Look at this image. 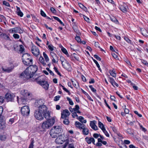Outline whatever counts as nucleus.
Returning <instances> with one entry per match:
<instances>
[{
	"instance_id": "obj_1",
	"label": "nucleus",
	"mask_w": 148,
	"mask_h": 148,
	"mask_svg": "<svg viewBox=\"0 0 148 148\" xmlns=\"http://www.w3.org/2000/svg\"><path fill=\"white\" fill-rule=\"evenodd\" d=\"M30 66L27 68L23 73H22L20 77L24 79L25 78L28 79L32 77L34 74L38 70L37 66L36 65H30Z\"/></svg>"
},
{
	"instance_id": "obj_2",
	"label": "nucleus",
	"mask_w": 148,
	"mask_h": 148,
	"mask_svg": "<svg viewBox=\"0 0 148 148\" xmlns=\"http://www.w3.org/2000/svg\"><path fill=\"white\" fill-rule=\"evenodd\" d=\"M22 60L24 64L27 66H29L32 64L33 60L29 54H23L22 56Z\"/></svg>"
},
{
	"instance_id": "obj_3",
	"label": "nucleus",
	"mask_w": 148,
	"mask_h": 148,
	"mask_svg": "<svg viewBox=\"0 0 148 148\" xmlns=\"http://www.w3.org/2000/svg\"><path fill=\"white\" fill-rule=\"evenodd\" d=\"M33 81L36 82L38 84L41 85L46 90L48 89L49 84L47 81H45L44 79H42L41 76L35 78Z\"/></svg>"
},
{
	"instance_id": "obj_4",
	"label": "nucleus",
	"mask_w": 148,
	"mask_h": 148,
	"mask_svg": "<svg viewBox=\"0 0 148 148\" xmlns=\"http://www.w3.org/2000/svg\"><path fill=\"white\" fill-rule=\"evenodd\" d=\"M55 122V120L54 118L48 119L42 123L41 127L43 129H48L53 125Z\"/></svg>"
},
{
	"instance_id": "obj_5",
	"label": "nucleus",
	"mask_w": 148,
	"mask_h": 148,
	"mask_svg": "<svg viewBox=\"0 0 148 148\" xmlns=\"http://www.w3.org/2000/svg\"><path fill=\"white\" fill-rule=\"evenodd\" d=\"M21 111V114L23 116H27L29 114V107L27 106H25L22 107Z\"/></svg>"
},
{
	"instance_id": "obj_6",
	"label": "nucleus",
	"mask_w": 148,
	"mask_h": 148,
	"mask_svg": "<svg viewBox=\"0 0 148 148\" xmlns=\"http://www.w3.org/2000/svg\"><path fill=\"white\" fill-rule=\"evenodd\" d=\"M31 50L32 53L35 56H38L40 54L38 48L33 44L32 45Z\"/></svg>"
},
{
	"instance_id": "obj_7",
	"label": "nucleus",
	"mask_w": 148,
	"mask_h": 148,
	"mask_svg": "<svg viewBox=\"0 0 148 148\" xmlns=\"http://www.w3.org/2000/svg\"><path fill=\"white\" fill-rule=\"evenodd\" d=\"M64 135H60L55 140L56 143L58 144H62L66 140L64 138Z\"/></svg>"
},
{
	"instance_id": "obj_8",
	"label": "nucleus",
	"mask_w": 148,
	"mask_h": 148,
	"mask_svg": "<svg viewBox=\"0 0 148 148\" xmlns=\"http://www.w3.org/2000/svg\"><path fill=\"white\" fill-rule=\"evenodd\" d=\"M15 97L14 94L7 93L5 95V98L7 102L12 101L14 100Z\"/></svg>"
},
{
	"instance_id": "obj_9",
	"label": "nucleus",
	"mask_w": 148,
	"mask_h": 148,
	"mask_svg": "<svg viewBox=\"0 0 148 148\" xmlns=\"http://www.w3.org/2000/svg\"><path fill=\"white\" fill-rule=\"evenodd\" d=\"M42 113L36 110H35L34 115L35 118L37 120H41L43 119V116L42 115Z\"/></svg>"
},
{
	"instance_id": "obj_10",
	"label": "nucleus",
	"mask_w": 148,
	"mask_h": 148,
	"mask_svg": "<svg viewBox=\"0 0 148 148\" xmlns=\"http://www.w3.org/2000/svg\"><path fill=\"white\" fill-rule=\"evenodd\" d=\"M52 63H57L58 62V57L57 55L53 51L50 52Z\"/></svg>"
},
{
	"instance_id": "obj_11",
	"label": "nucleus",
	"mask_w": 148,
	"mask_h": 148,
	"mask_svg": "<svg viewBox=\"0 0 148 148\" xmlns=\"http://www.w3.org/2000/svg\"><path fill=\"white\" fill-rule=\"evenodd\" d=\"M51 130L54 132H55L59 134L62 131L61 127L59 126H54L51 129Z\"/></svg>"
},
{
	"instance_id": "obj_12",
	"label": "nucleus",
	"mask_w": 148,
	"mask_h": 148,
	"mask_svg": "<svg viewBox=\"0 0 148 148\" xmlns=\"http://www.w3.org/2000/svg\"><path fill=\"white\" fill-rule=\"evenodd\" d=\"M70 113L67 110H65L61 113V119L64 118H69V116L70 115Z\"/></svg>"
},
{
	"instance_id": "obj_13",
	"label": "nucleus",
	"mask_w": 148,
	"mask_h": 148,
	"mask_svg": "<svg viewBox=\"0 0 148 148\" xmlns=\"http://www.w3.org/2000/svg\"><path fill=\"white\" fill-rule=\"evenodd\" d=\"M14 68L13 66H2V69L4 72L7 73H10L11 72Z\"/></svg>"
},
{
	"instance_id": "obj_14",
	"label": "nucleus",
	"mask_w": 148,
	"mask_h": 148,
	"mask_svg": "<svg viewBox=\"0 0 148 148\" xmlns=\"http://www.w3.org/2000/svg\"><path fill=\"white\" fill-rule=\"evenodd\" d=\"M62 65L63 68L67 71H71L72 68L71 65L68 61L63 64H62Z\"/></svg>"
},
{
	"instance_id": "obj_15",
	"label": "nucleus",
	"mask_w": 148,
	"mask_h": 148,
	"mask_svg": "<svg viewBox=\"0 0 148 148\" xmlns=\"http://www.w3.org/2000/svg\"><path fill=\"white\" fill-rule=\"evenodd\" d=\"M5 122L2 117L0 118V129L3 130L5 128Z\"/></svg>"
},
{
	"instance_id": "obj_16",
	"label": "nucleus",
	"mask_w": 148,
	"mask_h": 148,
	"mask_svg": "<svg viewBox=\"0 0 148 148\" xmlns=\"http://www.w3.org/2000/svg\"><path fill=\"white\" fill-rule=\"evenodd\" d=\"M127 5L125 3H123L120 6V9L124 13H126L127 10Z\"/></svg>"
},
{
	"instance_id": "obj_17",
	"label": "nucleus",
	"mask_w": 148,
	"mask_h": 148,
	"mask_svg": "<svg viewBox=\"0 0 148 148\" xmlns=\"http://www.w3.org/2000/svg\"><path fill=\"white\" fill-rule=\"evenodd\" d=\"M96 121H90V126L93 130H98L97 126L96 125Z\"/></svg>"
},
{
	"instance_id": "obj_18",
	"label": "nucleus",
	"mask_w": 148,
	"mask_h": 148,
	"mask_svg": "<svg viewBox=\"0 0 148 148\" xmlns=\"http://www.w3.org/2000/svg\"><path fill=\"white\" fill-rule=\"evenodd\" d=\"M75 125L76 127L80 130L83 129L85 125L83 124H82L78 121H76L75 122Z\"/></svg>"
},
{
	"instance_id": "obj_19",
	"label": "nucleus",
	"mask_w": 148,
	"mask_h": 148,
	"mask_svg": "<svg viewBox=\"0 0 148 148\" xmlns=\"http://www.w3.org/2000/svg\"><path fill=\"white\" fill-rule=\"evenodd\" d=\"M37 110L43 113L47 110V108L45 105H43L41 107H39Z\"/></svg>"
},
{
	"instance_id": "obj_20",
	"label": "nucleus",
	"mask_w": 148,
	"mask_h": 148,
	"mask_svg": "<svg viewBox=\"0 0 148 148\" xmlns=\"http://www.w3.org/2000/svg\"><path fill=\"white\" fill-rule=\"evenodd\" d=\"M12 33H23L22 30L19 27H15L12 29Z\"/></svg>"
},
{
	"instance_id": "obj_21",
	"label": "nucleus",
	"mask_w": 148,
	"mask_h": 148,
	"mask_svg": "<svg viewBox=\"0 0 148 148\" xmlns=\"http://www.w3.org/2000/svg\"><path fill=\"white\" fill-rule=\"evenodd\" d=\"M85 140L88 144H90L91 143V142H92L93 144H95V140L93 138H89L87 137L85 138Z\"/></svg>"
},
{
	"instance_id": "obj_22",
	"label": "nucleus",
	"mask_w": 148,
	"mask_h": 148,
	"mask_svg": "<svg viewBox=\"0 0 148 148\" xmlns=\"http://www.w3.org/2000/svg\"><path fill=\"white\" fill-rule=\"evenodd\" d=\"M43 103L42 100L40 99L37 101L35 102V107H37L38 108L39 107H41L43 105H44Z\"/></svg>"
},
{
	"instance_id": "obj_23",
	"label": "nucleus",
	"mask_w": 148,
	"mask_h": 148,
	"mask_svg": "<svg viewBox=\"0 0 148 148\" xmlns=\"http://www.w3.org/2000/svg\"><path fill=\"white\" fill-rule=\"evenodd\" d=\"M46 119H49L50 117V112L47 110L43 113V116Z\"/></svg>"
},
{
	"instance_id": "obj_24",
	"label": "nucleus",
	"mask_w": 148,
	"mask_h": 148,
	"mask_svg": "<svg viewBox=\"0 0 148 148\" xmlns=\"http://www.w3.org/2000/svg\"><path fill=\"white\" fill-rule=\"evenodd\" d=\"M82 130V133L84 135H87L89 134V130L88 128L86 127L85 126L83 129Z\"/></svg>"
},
{
	"instance_id": "obj_25",
	"label": "nucleus",
	"mask_w": 148,
	"mask_h": 148,
	"mask_svg": "<svg viewBox=\"0 0 148 148\" xmlns=\"http://www.w3.org/2000/svg\"><path fill=\"white\" fill-rule=\"evenodd\" d=\"M50 134L52 138H56L58 136H60L59 134L55 132H53V131L51 130L50 132Z\"/></svg>"
},
{
	"instance_id": "obj_26",
	"label": "nucleus",
	"mask_w": 148,
	"mask_h": 148,
	"mask_svg": "<svg viewBox=\"0 0 148 148\" xmlns=\"http://www.w3.org/2000/svg\"><path fill=\"white\" fill-rule=\"evenodd\" d=\"M21 94L24 97H26L30 95V94L28 92L27 90H22L21 91Z\"/></svg>"
},
{
	"instance_id": "obj_27",
	"label": "nucleus",
	"mask_w": 148,
	"mask_h": 148,
	"mask_svg": "<svg viewBox=\"0 0 148 148\" xmlns=\"http://www.w3.org/2000/svg\"><path fill=\"white\" fill-rule=\"evenodd\" d=\"M39 61L41 64H42L43 66H45L46 65V64L45 62V60L44 58L42 56L40 57L39 58Z\"/></svg>"
},
{
	"instance_id": "obj_28",
	"label": "nucleus",
	"mask_w": 148,
	"mask_h": 148,
	"mask_svg": "<svg viewBox=\"0 0 148 148\" xmlns=\"http://www.w3.org/2000/svg\"><path fill=\"white\" fill-rule=\"evenodd\" d=\"M7 138V136L6 134H0V140L1 141H4L6 140Z\"/></svg>"
},
{
	"instance_id": "obj_29",
	"label": "nucleus",
	"mask_w": 148,
	"mask_h": 148,
	"mask_svg": "<svg viewBox=\"0 0 148 148\" xmlns=\"http://www.w3.org/2000/svg\"><path fill=\"white\" fill-rule=\"evenodd\" d=\"M71 81L73 85L77 89H78L79 88V84L76 81H74L71 80Z\"/></svg>"
},
{
	"instance_id": "obj_30",
	"label": "nucleus",
	"mask_w": 148,
	"mask_h": 148,
	"mask_svg": "<svg viewBox=\"0 0 148 148\" xmlns=\"http://www.w3.org/2000/svg\"><path fill=\"white\" fill-rule=\"evenodd\" d=\"M77 119L82 123H86V121L84 120V117L82 116H79Z\"/></svg>"
},
{
	"instance_id": "obj_31",
	"label": "nucleus",
	"mask_w": 148,
	"mask_h": 148,
	"mask_svg": "<svg viewBox=\"0 0 148 148\" xmlns=\"http://www.w3.org/2000/svg\"><path fill=\"white\" fill-rule=\"evenodd\" d=\"M64 119L63 121V123L65 125H68L69 123V118H64L62 119Z\"/></svg>"
},
{
	"instance_id": "obj_32",
	"label": "nucleus",
	"mask_w": 148,
	"mask_h": 148,
	"mask_svg": "<svg viewBox=\"0 0 148 148\" xmlns=\"http://www.w3.org/2000/svg\"><path fill=\"white\" fill-rule=\"evenodd\" d=\"M43 55L45 59V61L47 62H48L49 61V59L47 55L45 52H43Z\"/></svg>"
},
{
	"instance_id": "obj_33",
	"label": "nucleus",
	"mask_w": 148,
	"mask_h": 148,
	"mask_svg": "<svg viewBox=\"0 0 148 148\" xmlns=\"http://www.w3.org/2000/svg\"><path fill=\"white\" fill-rule=\"evenodd\" d=\"M98 126L102 130L105 129L103 124L100 121H98Z\"/></svg>"
},
{
	"instance_id": "obj_34",
	"label": "nucleus",
	"mask_w": 148,
	"mask_h": 148,
	"mask_svg": "<svg viewBox=\"0 0 148 148\" xmlns=\"http://www.w3.org/2000/svg\"><path fill=\"white\" fill-rule=\"evenodd\" d=\"M20 49L19 51L21 53H23L25 51V48L24 46L22 45H19Z\"/></svg>"
},
{
	"instance_id": "obj_35",
	"label": "nucleus",
	"mask_w": 148,
	"mask_h": 148,
	"mask_svg": "<svg viewBox=\"0 0 148 148\" xmlns=\"http://www.w3.org/2000/svg\"><path fill=\"white\" fill-rule=\"evenodd\" d=\"M61 50L68 57H69V55L67 51V50L64 47H62L61 48Z\"/></svg>"
},
{
	"instance_id": "obj_36",
	"label": "nucleus",
	"mask_w": 148,
	"mask_h": 148,
	"mask_svg": "<svg viewBox=\"0 0 148 148\" xmlns=\"http://www.w3.org/2000/svg\"><path fill=\"white\" fill-rule=\"evenodd\" d=\"M60 60L61 62L62 65L67 61L63 56L60 57Z\"/></svg>"
},
{
	"instance_id": "obj_37",
	"label": "nucleus",
	"mask_w": 148,
	"mask_h": 148,
	"mask_svg": "<svg viewBox=\"0 0 148 148\" xmlns=\"http://www.w3.org/2000/svg\"><path fill=\"white\" fill-rule=\"evenodd\" d=\"M110 73L111 75L114 77H116V74L115 73V71L114 69L110 71Z\"/></svg>"
},
{
	"instance_id": "obj_38",
	"label": "nucleus",
	"mask_w": 148,
	"mask_h": 148,
	"mask_svg": "<svg viewBox=\"0 0 148 148\" xmlns=\"http://www.w3.org/2000/svg\"><path fill=\"white\" fill-rule=\"evenodd\" d=\"M31 143L29 145V148H33L34 143V140L33 138H32L31 140Z\"/></svg>"
},
{
	"instance_id": "obj_39",
	"label": "nucleus",
	"mask_w": 148,
	"mask_h": 148,
	"mask_svg": "<svg viewBox=\"0 0 148 148\" xmlns=\"http://www.w3.org/2000/svg\"><path fill=\"white\" fill-rule=\"evenodd\" d=\"M111 21L116 24H118V21L117 19L115 17L112 16L110 18Z\"/></svg>"
},
{
	"instance_id": "obj_40",
	"label": "nucleus",
	"mask_w": 148,
	"mask_h": 148,
	"mask_svg": "<svg viewBox=\"0 0 148 148\" xmlns=\"http://www.w3.org/2000/svg\"><path fill=\"white\" fill-rule=\"evenodd\" d=\"M53 17L55 19L58 21L61 25H62L63 26L64 25L63 23L60 19L58 18L56 16H53Z\"/></svg>"
},
{
	"instance_id": "obj_41",
	"label": "nucleus",
	"mask_w": 148,
	"mask_h": 148,
	"mask_svg": "<svg viewBox=\"0 0 148 148\" xmlns=\"http://www.w3.org/2000/svg\"><path fill=\"white\" fill-rule=\"evenodd\" d=\"M93 61L95 63V64H96V65L98 68L99 69V70L101 71V70L100 68V66L98 64L97 62L95 59H93Z\"/></svg>"
},
{
	"instance_id": "obj_42",
	"label": "nucleus",
	"mask_w": 148,
	"mask_h": 148,
	"mask_svg": "<svg viewBox=\"0 0 148 148\" xmlns=\"http://www.w3.org/2000/svg\"><path fill=\"white\" fill-rule=\"evenodd\" d=\"M126 107V106H124L123 107H122V108L124 109V112L125 114H127L129 112V110L128 109L125 108Z\"/></svg>"
},
{
	"instance_id": "obj_43",
	"label": "nucleus",
	"mask_w": 148,
	"mask_h": 148,
	"mask_svg": "<svg viewBox=\"0 0 148 148\" xmlns=\"http://www.w3.org/2000/svg\"><path fill=\"white\" fill-rule=\"evenodd\" d=\"M66 99L67 100L69 101V104L71 105H73V103L71 99L69 97H67Z\"/></svg>"
},
{
	"instance_id": "obj_44",
	"label": "nucleus",
	"mask_w": 148,
	"mask_h": 148,
	"mask_svg": "<svg viewBox=\"0 0 148 148\" xmlns=\"http://www.w3.org/2000/svg\"><path fill=\"white\" fill-rule=\"evenodd\" d=\"M49 49L51 51H52L54 50V47L52 45H49L48 46Z\"/></svg>"
},
{
	"instance_id": "obj_45",
	"label": "nucleus",
	"mask_w": 148,
	"mask_h": 148,
	"mask_svg": "<svg viewBox=\"0 0 148 148\" xmlns=\"http://www.w3.org/2000/svg\"><path fill=\"white\" fill-rule=\"evenodd\" d=\"M89 87L90 89L94 93H96V90L95 88H94L92 86V85H90L89 86Z\"/></svg>"
},
{
	"instance_id": "obj_46",
	"label": "nucleus",
	"mask_w": 148,
	"mask_h": 148,
	"mask_svg": "<svg viewBox=\"0 0 148 148\" xmlns=\"http://www.w3.org/2000/svg\"><path fill=\"white\" fill-rule=\"evenodd\" d=\"M109 81L111 83L112 85L113 86H114V85L113 84V83L115 81L114 80V79L112 77H109Z\"/></svg>"
},
{
	"instance_id": "obj_47",
	"label": "nucleus",
	"mask_w": 148,
	"mask_h": 148,
	"mask_svg": "<svg viewBox=\"0 0 148 148\" xmlns=\"http://www.w3.org/2000/svg\"><path fill=\"white\" fill-rule=\"evenodd\" d=\"M3 4L9 7L10 8V6L9 3L6 1H3Z\"/></svg>"
},
{
	"instance_id": "obj_48",
	"label": "nucleus",
	"mask_w": 148,
	"mask_h": 148,
	"mask_svg": "<svg viewBox=\"0 0 148 148\" xmlns=\"http://www.w3.org/2000/svg\"><path fill=\"white\" fill-rule=\"evenodd\" d=\"M103 133H104L106 136L108 137H109V134L108 133L107 131L106 130V129L102 130Z\"/></svg>"
},
{
	"instance_id": "obj_49",
	"label": "nucleus",
	"mask_w": 148,
	"mask_h": 148,
	"mask_svg": "<svg viewBox=\"0 0 148 148\" xmlns=\"http://www.w3.org/2000/svg\"><path fill=\"white\" fill-rule=\"evenodd\" d=\"M53 69L58 75H59L60 76H61L60 73L58 71L57 68L56 67L54 66L53 68Z\"/></svg>"
},
{
	"instance_id": "obj_50",
	"label": "nucleus",
	"mask_w": 148,
	"mask_h": 148,
	"mask_svg": "<svg viewBox=\"0 0 148 148\" xmlns=\"http://www.w3.org/2000/svg\"><path fill=\"white\" fill-rule=\"evenodd\" d=\"M141 62L143 63L144 65H145L147 66L148 67V63L147 62L144 60H141Z\"/></svg>"
},
{
	"instance_id": "obj_51",
	"label": "nucleus",
	"mask_w": 148,
	"mask_h": 148,
	"mask_svg": "<svg viewBox=\"0 0 148 148\" xmlns=\"http://www.w3.org/2000/svg\"><path fill=\"white\" fill-rule=\"evenodd\" d=\"M127 118L128 119V121H130V120L133 119V116L132 114H129L128 116H127Z\"/></svg>"
},
{
	"instance_id": "obj_52",
	"label": "nucleus",
	"mask_w": 148,
	"mask_h": 148,
	"mask_svg": "<svg viewBox=\"0 0 148 148\" xmlns=\"http://www.w3.org/2000/svg\"><path fill=\"white\" fill-rule=\"evenodd\" d=\"M13 36L15 39H19L20 37L19 35L16 34H14Z\"/></svg>"
},
{
	"instance_id": "obj_53",
	"label": "nucleus",
	"mask_w": 148,
	"mask_h": 148,
	"mask_svg": "<svg viewBox=\"0 0 148 148\" xmlns=\"http://www.w3.org/2000/svg\"><path fill=\"white\" fill-rule=\"evenodd\" d=\"M75 107V108H73V110L75 111H77L79 108V106L77 105H76Z\"/></svg>"
},
{
	"instance_id": "obj_54",
	"label": "nucleus",
	"mask_w": 148,
	"mask_h": 148,
	"mask_svg": "<svg viewBox=\"0 0 148 148\" xmlns=\"http://www.w3.org/2000/svg\"><path fill=\"white\" fill-rule=\"evenodd\" d=\"M14 118H11L9 120L8 123L10 125H12L14 122Z\"/></svg>"
},
{
	"instance_id": "obj_55",
	"label": "nucleus",
	"mask_w": 148,
	"mask_h": 148,
	"mask_svg": "<svg viewBox=\"0 0 148 148\" xmlns=\"http://www.w3.org/2000/svg\"><path fill=\"white\" fill-rule=\"evenodd\" d=\"M3 38L7 40H10L9 36L6 34H5V36L3 37Z\"/></svg>"
},
{
	"instance_id": "obj_56",
	"label": "nucleus",
	"mask_w": 148,
	"mask_h": 148,
	"mask_svg": "<svg viewBox=\"0 0 148 148\" xmlns=\"http://www.w3.org/2000/svg\"><path fill=\"white\" fill-rule=\"evenodd\" d=\"M60 97L59 96H56L54 98V100L55 101H57L59 100Z\"/></svg>"
},
{
	"instance_id": "obj_57",
	"label": "nucleus",
	"mask_w": 148,
	"mask_h": 148,
	"mask_svg": "<svg viewBox=\"0 0 148 148\" xmlns=\"http://www.w3.org/2000/svg\"><path fill=\"white\" fill-rule=\"evenodd\" d=\"M40 14L41 15L43 16L44 17H46V15L45 13L42 10H41L40 11Z\"/></svg>"
},
{
	"instance_id": "obj_58",
	"label": "nucleus",
	"mask_w": 148,
	"mask_h": 148,
	"mask_svg": "<svg viewBox=\"0 0 148 148\" xmlns=\"http://www.w3.org/2000/svg\"><path fill=\"white\" fill-rule=\"evenodd\" d=\"M94 57L98 60L100 61L101 60V58L96 55H94Z\"/></svg>"
},
{
	"instance_id": "obj_59",
	"label": "nucleus",
	"mask_w": 148,
	"mask_h": 148,
	"mask_svg": "<svg viewBox=\"0 0 148 148\" xmlns=\"http://www.w3.org/2000/svg\"><path fill=\"white\" fill-rule=\"evenodd\" d=\"M75 39L78 42H80L81 41V39H80V38L79 36L76 37L75 38Z\"/></svg>"
},
{
	"instance_id": "obj_60",
	"label": "nucleus",
	"mask_w": 148,
	"mask_h": 148,
	"mask_svg": "<svg viewBox=\"0 0 148 148\" xmlns=\"http://www.w3.org/2000/svg\"><path fill=\"white\" fill-rule=\"evenodd\" d=\"M83 17L85 21H86L87 22H89V19L87 17V16L84 15H83Z\"/></svg>"
},
{
	"instance_id": "obj_61",
	"label": "nucleus",
	"mask_w": 148,
	"mask_h": 148,
	"mask_svg": "<svg viewBox=\"0 0 148 148\" xmlns=\"http://www.w3.org/2000/svg\"><path fill=\"white\" fill-rule=\"evenodd\" d=\"M51 11V12L54 13L55 14L56 13V11L55 9L53 8H51L50 9Z\"/></svg>"
},
{
	"instance_id": "obj_62",
	"label": "nucleus",
	"mask_w": 148,
	"mask_h": 148,
	"mask_svg": "<svg viewBox=\"0 0 148 148\" xmlns=\"http://www.w3.org/2000/svg\"><path fill=\"white\" fill-rule=\"evenodd\" d=\"M100 134H97L95 133L93 134V136L95 138H97L99 136Z\"/></svg>"
},
{
	"instance_id": "obj_63",
	"label": "nucleus",
	"mask_w": 148,
	"mask_h": 148,
	"mask_svg": "<svg viewBox=\"0 0 148 148\" xmlns=\"http://www.w3.org/2000/svg\"><path fill=\"white\" fill-rule=\"evenodd\" d=\"M72 116L73 118H75L76 116H78V115L75 112H74L72 113Z\"/></svg>"
},
{
	"instance_id": "obj_64",
	"label": "nucleus",
	"mask_w": 148,
	"mask_h": 148,
	"mask_svg": "<svg viewBox=\"0 0 148 148\" xmlns=\"http://www.w3.org/2000/svg\"><path fill=\"white\" fill-rule=\"evenodd\" d=\"M124 143L125 144L128 145L130 143V142L128 140H124Z\"/></svg>"
}]
</instances>
